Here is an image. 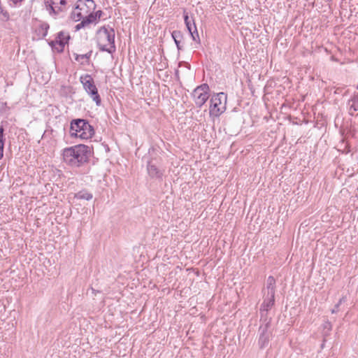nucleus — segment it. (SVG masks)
I'll return each instance as SVG.
<instances>
[{
  "label": "nucleus",
  "instance_id": "16",
  "mask_svg": "<svg viewBox=\"0 0 358 358\" xmlns=\"http://www.w3.org/2000/svg\"><path fill=\"white\" fill-rule=\"evenodd\" d=\"M70 39V36L69 33L65 31H59L57 34V36L55 39L57 42H62L63 44L66 45L68 43V41Z\"/></svg>",
  "mask_w": 358,
  "mask_h": 358
},
{
  "label": "nucleus",
  "instance_id": "9",
  "mask_svg": "<svg viewBox=\"0 0 358 358\" xmlns=\"http://www.w3.org/2000/svg\"><path fill=\"white\" fill-rule=\"evenodd\" d=\"M259 341L258 344L260 348H265L269 342L271 336V331L270 330V320H268L266 318L264 321V324H262L259 328Z\"/></svg>",
  "mask_w": 358,
  "mask_h": 358
},
{
  "label": "nucleus",
  "instance_id": "4",
  "mask_svg": "<svg viewBox=\"0 0 358 358\" xmlns=\"http://www.w3.org/2000/svg\"><path fill=\"white\" fill-rule=\"evenodd\" d=\"M70 132L71 136L89 139L94 135V130L86 120L76 119L71 122Z\"/></svg>",
  "mask_w": 358,
  "mask_h": 358
},
{
  "label": "nucleus",
  "instance_id": "7",
  "mask_svg": "<svg viewBox=\"0 0 358 358\" xmlns=\"http://www.w3.org/2000/svg\"><path fill=\"white\" fill-rule=\"evenodd\" d=\"M210 88L208 84H202L196 87L192 95L196 106L201 108L209 98Z\"/></svg>",
  "mask_w": 358,
  "mask_h": 358
},
{
  "label": "nucleus",
  "instance_id": "13",
  "mask_svg": "<svg viewBox=\"0 0 358 358\" xmlns=\"http://www.w3.org/2000/svg\"><path fill=\"white\" fill-rule=\"evenodd\" d=\"M148 173L152 178H162L163 173L155 165L148 163Z\"/></svg>",
  "mask_w": 358,
  "mask_h": 358
},
{
  "label": "nucleus",
  "instance_id": "5",
  "mask_svg": "<svg viewBox=\"0 0 358 358\" xmlns=\"http://www.w3.org/2000/svg\"><path fill=\"white\" fill-rule=\"evenodd\" d=\"M227 96L224 92L213 95L210 99V115L219 117L226 110Z\"/></svg>",
  "mask_w": 358,
  "mask_h": 358
},
{
  "label": "nucleus",
  "instance_id": "3",
  "mask_svg": "<svg viewBox=\"0 0 358 358\" xmlns=\"http://www.w3.org/2000/svg\"><path fill=\"white\" fill-rule=\"evenodd\" d=\"M97 45L101 51L112 53L115 50V31L113 28L101 27L97 31Z\"/></svg>",
  "mask_w": 358,
  "mask_h": 358
},
{
  "label": "nucleus",
  "instance_id": "11",
  "mask_svg": "<svg viewBox=\"0 0 358 358\" xmlns=\"http://www.w3.org/2000/svg\"><path fill=\"white\" fill-rule=\"evenodd\" d=\"M92 54V50H90L88 52L84 54H78L76 52H73V55L74 57L75 60L78 62L81 65L89 64L90 62V58Z\"/></svg>",
  "mask_w": 358,
  "mask_h": 358
},
{
  "label": "nucleus",
  "instance_id": "23",
  "mask_svg": "<svg viewBox=\"0 0 358 358\" xmlns=\"http://www.w3.org/2000/svg\"><path fill=\"white\" fill-rule=\"evenodd\" d=\"M324 328L328 329L329 330L331 329V323L329 322H326V324H324Z\"/></svg>",
  "mask_w": 358,
  "mask_h": 358
},
{
  "label": "nucleus",
  "instance_id": "12",
  "mask_svg": "<svg viewBox=\"0 0 358 358\" xmlns=\"http://www.w3.org/2000/svg\"><path fill=\"white\" fill-rule=\"evenodd\" d=\"M264 294L275 295V280L273 276H268L266 280V287L263 289Z\"/></svg>",
  "mask_w": 358,
  "mask_h": 358
},
{
  "label": "nucleus",
  "instance_id": "24",
  "mask_svg": "<svg viewBox=\"0 0 358 358\" xmlns=\"http://www.w3.org/2000/svg\"><path fill=\"white\" fill-rule=\"evenodd\" d=\"M344 299H345V298H344V297H342V298L339 300L338 303L336 305V308H338V307L341 304V303L344 301Z\"/></svg>",
  "mask_w": 358,
  "mask_h": 358
},
{
  "label": "nucleus",
  "instance_id": "1",
  "mask_svg": "<svg viewBox=\"0 0 358 358\" xmlns=\"http://www.w3.org/2000/svg\"><path fill=\"white\" fill-rule=\"evenodd\" d=\"M96 4L93 0H79L76 6L71 13V18L74 21L81 22L76 26V30L85 27V26L96 22L101 17L103 12L98 10L94 12Z\"/></svg>",
  "mask_w": 358,
  "mask_h": 358
},
{
  "label": "nucleus",
  "instance_id": "17",
  "mask_svg": "<svg viewBox=\"0 0 358 358\" xmlns=\"http://www.w3.org/2000/svg\"><path fill=\"white\" fill-rule=\"evenodd\" d=\"M172 38H173L175 43L178 50H181L180 39L182 38V35L181 31H173L171 34Z\"/></svg>",
  "mask_w": 358,
  "mask_h": 358
},
{
  "label": "nucleus",
  "instance_id": "18",
  "mask_svg": "<svg viewBox=\"0 0 358 358\" xmlns=\"http://www.w3.org/2000/svg\"><path fill=\"white\" fill-rule=\"evenodd\" d=\"M75 197L77 198L78 199H84L89 201L92 199L93 196L92 194L87 191L83 190L78 192L76 194Z\"/></svg>",
  "mask_w": 358,
  "mask_h": 358
},
{
  "label": "nucleus",
  "instance_id": "15",
  "mask_svg": "<svg viewBox=\"0 0 358 358\" xmlns=\"http://www.w3.org/2000/svg\"><path fill=\"white\" fill-rule=\"evenodd\" d=\"M49 27L50 26L47 22H41L37 29L38 34L42 38L45 37L48 34Z\"/></svg>",
  "mask_w": 358,
  "mask_h": 358
},
{
  "label": "nucleus",
  "instance_id": "10",
  "mask_svg": "<svg viewBox=\"0 0 358 358\" xmlns=\"http://www.w3.org/2000/svg\"><path fill=\"white\" fill-rule=\"evenodd\" d=\"M264 301L260 308L261 318L266 315V313L275 303V295L264 294Z\"/></svg>",
  "mask_w": 358,
  "mask_h": 358
},
{
  "label": "nucleus",
  "instance_id": "25",
  "mask_svg": "<svg viewBox=\"0 0 358 358\" xmlns=\"http://www.w3.org/2000/svg\"><path fill=\"white\" fill-rule=\"evenodd\" d=\"M92 293L95 294L96 293V290L93 288H92Z\"/></svg>",
  "mask_w": 358,
  "mask_h": 358
},
{
  "label": "nucleus",
  "instance_id": "19",
  "mask_svg": "<svg viewBox=\"0 0 358 358\" xmlns=\"http://www.w3.org/2000/svg\"><path fill=\"white\" fill-rule=\"evenodd\" d=\"M184 20L189 32H192L194 30L193 22L194 23V21L189 19L188 14L185 11L184 12Z\"/></svg>",
  "mask_w": 358,
  "mask_h": 358
},
{
  "label": "nucleus",
  "instance_id": "14",
  "mask_svg": "<svg viewBox=\"0 0 358 358\" xmlns=\"http://www.w3.org/2000/svg\"><path fill=\"white\" fill-rule=\"evenodd\" d=\"M348 106L350 115H354L355 113H358V96H355L349 100Z\"/></svg>",
  "mask_w": 358,
  "mask_h": 358
},
{
  "label": "nucleus",
  "instance_id": "20",
  "mask_svg": "<svg viewBox=\"0 0 358 358\" xmlns=\"http://www.w3.org/2000/svg\"><path fill=\"white\" fill-rule=\"evenodd\" d=\"M50 45L52 46V48L55 50L56 51H57L58 52H63L64 49V46L65 45L63 44L62 42H57L56 41H52L50 43Z\"/></svg>",
  "mask_w": 358,
  "mask_h": 358
},
{
  "label": "nucleus",
  "instance_id": "6",
  "mask_svg": "<svg viewBox=\"0 0 358 358\" xmlns=\"http://www.w3.org/2000/svg\"><path fill=\"white\" fill-rule=\"evenodd\" d=\"M80 80L83 84L85 90L91 96L92 100L95 101L96 106H100L101 99L92 76L89 74L81 76Z\"/></svg>",
  "mask_w": 358,
  "mask_h": 358
},
{
  "label": "nucleus",
  "instance_id": "21",
  "mask_svg": "<svg viewBox=\"0 0 358 358\" xmlns=\"http://www.w3.org/2000/svg\"><path fill=\"white\" fill-rule=\"evenodd\" d=\"M3 131H4V129H3V126H1L0 127V159L3 156V146H4Z\"/></svg>",
  "mask_w": 358,
  "mask_h": 358
},
{
  "label": "nucleus",
  "instance_id": "26",
  "mask_svg": "<svg viewBox=\"0 0 358 358\" xmlns=\"http://www.w3.org/2000/svg\"><path fill=\"white\" fill-rule=\"evenodd\" d=\"M336 310H332V313H336Z\"/></svg>",
  "mask_w": 358,
  "mask_h": 358
},
{
  "label": "nucleus",
  "instance_id": "8",
  "mask_svg": "<svg viewBox=\"0 0 358 358\" xmlns=\"http://www.w3.org/2000/svg\"><path fill=\"white\" fill-rule=\"evenodd\" d=\"M44 3L48 13L54 17L66 10V0H45Z\"/></svg>",
  "mask_w": 358,
  "mask_h": 358
},
{
  "label": "nucleus",
  "instance_id": "2",
  "mask_svg": "<svg viewBox=\"0 0 358 358\" xmlns=\"http://www.w3.org/2000/svg\"><path fill=\"white\" fill-rule=\"evenodd\" d=\"M91 155L89 146L80 144L63 150V159L69 166L79 167L87 162Z\"/></svg>",
  "mask_w": 358,
  "mask_h": 358
},
{
  "label": "nucleus",
  "instance_id": "22",
  "mask_svg": "<svg viewBox=\"0 0 358 358\" xmlns=\"http://www.w3.org/2000/svg\"><path fill=\"white\" fill-rule=\"evenodd\" d=\"M193 25H194V30H192V32H189V34H191L192 39L195 41H199V34H198L195 23L193 22Z\"/></svg>",
  "mask_w": 358,
  "mask_h": 358
}]
</instances>
